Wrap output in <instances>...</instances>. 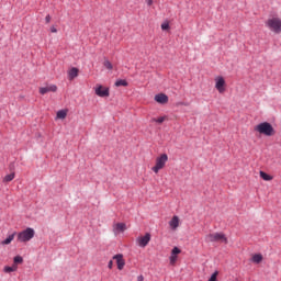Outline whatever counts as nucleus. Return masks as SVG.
Instances as JSON below:
<instances>
[{
	"mask_svg": "<svg viewBox=\"0 0 281 281\" xmlns=\"http://www.w3.org/2000/svg\"><path fill=\"white\" fill-rule=\"evenodd\" d=\"M254 131L259 133V135H266V137H273V135H276V128H273V125H271L269 122L257 124L254 127Z\"/></svg>",
	"mask_w": 281,
	"mask_h": 281,
	"instance_id": "obj_1",
	"label": "nucleus"
},
{
	"mask_svg": "<svg viewBox=\"0 0 281 281\" xmlns=\"http://www.w3.org/2000/svg\"><path fill=\"white\" fill-rule=\"evenodd\" d=\"M266 26L273 34H281V19L278 16L270 18L266 21Z\"/></svg>",
	"mask_w": 281,
	"mask_h": 281,
	"instance_id": "obj_2",
	"label": "nucleus"
},
{
	"mask_svg": "<svg viewBox=\"0 0 281 281\" xmlns=\"http://www.w3.org/2000/svg\"><path fill=\"white\" fill-rule=\"evenodd\" d=\"M168 162V155L162 154L156 158V165L151 168L155 175L159 173V170H164L166 168V164Z\"/></svg>",
	"mask_w": 281,
	"mask_h": 281,
	"instance_id": "obj_3",
	"label": "nucleus"
},
{
	"mask_svg": "<svg viewBox=\"0 0 281 281\" xmlns=\"http://www.w3.org/2000/svg\"><path fill=\"white\" fill-rule=\"evenodd\" d=\"M34 234H35L34 228L29 227L18 234V240L20 243H30V240L34 238Z\"/></svg>",
	"mask_w": 281,
	"mask_h": 281,
	"instance_id": "obj_4",
	"label": "nucleus"
},
{
	"mask_svg": "<svg viewBox=\"0 0 281 281\" xmlns=\"http://www.w3.org/2000/svg\"><path fill=\"white\" fill-rule=\"evenodd\" d=\"M206 240L209 243H224L225 245H227L228 240H227V236H225V234L223 233H212L206 235Z\"/></svg>",
	"mask_w": 281,
	"mask_h": 281,
	"instance_id": "obj_5",
	"label": "nucleus"
},
{
	"mask_svg": "<svg viewBox=\"0 0 281 281\" xmlns=\"http://www.w3.org/2000/svg\"><path fill=\"white\" fill-rule=\"evenodd\" d=\"M94 93L99 98H109L110 95L109 88L102 85H97V87L94 88Z\"/></svg>",
	"mask_w": 281,
	"mask_h": 281,
	"instance_id": "obj_6",
	"label": "nucleus"
},
{
	"mask_svg": "<svg viewBox=\"0 0 281 281\" xmlns=\"http://www.w3.org/2000/svg\"><path fill=\"white\" fill-rule=\"evenodd\" d=\"M215 89L218 93H225V79L223 77L215 78Z\"/></svg>",
	"mask_w": 281,
	"mask_h": 281,
	"instance_id": "obj_7",
	"label": "nucleus"
},
{
	"mask_svg": "<svg viewBox=\"0 0 281 281\" xmlns=\"http://www.w3.org/2000/svg\"><path fill=\"white\" fill-rule=\"evenodd\" d=\"M138 247H146L150 243V233L137 238Z\"/></svg>",
	"mask_w": 281,
	"mask_h": 281,
	"instance_id": "obj_8",
	"label": "nucleus"
},
{
	"mask_svg": "<svg viewBox=\"0 0 281 281\" xmlns=\"http://www.w3.org/2000/svg\"><path fill=\"white\" fill-rule=\"evenodd\" d=\"M56 91H58V87H56V85H50V86L40 88L41 95H45V93H49V92L56 93Z\"/></svg>",
	"mask_w": 281,
	"mask_h": 281,
	"instance_id": "obj_9",
	"label": "nucleus"
},
{
	"mask_svg": "<svg viewBox=\"0 0 281 281\" xmlns=\"http://www.w3.org/2000/svg\"><path fill=\"white\" fill-rule=\"evenodd\" d=\"M113 260H116V265H117V270L119 271H122V269H124V266L126 265V262L124 261V256L119 254V255H115L113 257Z\"/></svg>",
	"mask_w": 281,
	"mask_h": 281,
	"instance_id": "obj_10",
	"label": "nucleus"
},
{
	"mask_svg": "<svg viewBox=\"0 0 281 281\" xmlns=\"http://www.w3.org/2000/svg\"><path fill=\"white\" fill-rule=\"evenodd\" d=\"M155 101L158 102V104H168V95L158 93L155 95Z\"/></svg>",
	"mask_w": 281,
	"mask_h": 281,
	"instance_id": "obj_11",
	"label": "nucleus"
},
{
	"mask_svg": "<svg viewBox=\"0 0 281 281\" xmlns=\"http://www.w3.org/2000/svg\"><path fill=\"white\" fill-rule=\"evenodd\" d=\"M179 223H180V220H179V216L175 215L171 221H169V226L170 228L176 232V229L179 228Z\"/></svg>",
	"mask_w": 281,
	"mask_h": 281,
	"instance_id": "obj_12",
	"label": "nucleus"
},
{
	"mask_svg": "<svg viewBox=\"0 0 281 281\" xmlns=\"http://www.w3.org/2000/svg\"><path fill=\"white\" fill-rule=\"evenodd\" d=\"M114 234H122L126 232V225L124 223H116L113 227Z\"/></svg>",
	"mask_w": 281,
	"mask_h": 281,
	"instance_id": "obj_13",
	"label": "nucleus"
},
{
	"mask_svg": "<svg viewBox=\"0 0 281 281\" xmlns=\"http://www.w3.org/2000/svg\"><path fill=\"white\" fill-rule=\"evenodd\" d=\"M15 236H16V232L12 233L11 235H8V237L1 241V245H10L12 240H14Z\"/></svg>",
	"mask_w": 281,
	"mask_h": 281,
	"instance_id": "obj_14",
	"label": "nucleus"
},
{
	"mask_svg": "<svg viewBox=\"0 0 281 281\" xmlns=\"http://www.w3.org/2000/svg\"><path fill=\"white\" fill-rule=\"evenodd\" d=\"M68 78L69 80H74V78H78V68H71L68 71Z\"/></svg>",
	"mask_w": 281,
	"mask_h": 281,
	"instance_id": "obj_15",
	"label": "nucleus"
},
{
	"mask_svg": "<svg viewBox=\"0 0 281 281\" xmlns=\"http://www.w3.org/2000/svg\"><path fill=\"white\" fill-rule=\"evenodd\" d=\"M103 67H105V69H108V71H113V64L106 57L103 60Z\"/></svg>",
	"mask_w": 281,
	"mask_h": 281,
	"instance_id": "obj_16",
	"label": "nucleus"
},
{
	"mask_svg": "<svg viewBox=\"0 0 281 281\" xmlns=\"http://www.w3.org/2000/svg\"><path fill=\"white\" fill-rule=\"evenodd\" d=\"M16 269H19V266H16V265H13L12 267L5 266L3 268V271H4V273H14V271H16Z\"/></svg>",
	"mask_w": 281,
	"mask_h": 281,
	"instance_id": "obj_17",
	"label": "nucleus"
},
{
	"mask_svg": "<svg viewBox=\"0 0 281 281\" xmlns=\"http://www.w3.org/2000/svg\"><path fill=\"white\" fill-rule=\"evenodd\" d=\"M67 110H59L56 114V120H65L67 117Z\"/></svg>",
	"mask_w": 281,
	"mask_h": 281,
	"instance_id": "obj_18",
	"label": "nucleus"
},
{
	"mask_svg": "<svg viewBox=\"0 0 281 281\" xmlns=\"http://www.w3.org/2000/svg\"><path fill=\"white\" fill-rule=\"evenodd\" d=\"M259 176L261 177V179H263V181H272L273 180V177H271L270 175H268L265 171H260Z\"/></svg>",
	"mask_w": 281,
	"mask_h": 281,
	"instance_id": "obj_19",
	"label": "nucleus"
},
{
	"mask_svg": "<svg viewBox=\"0 0 281 281\" xmlns=\"http://www.w3.org/2000/svg\"><path fill=\"white\" fill-rule=\"evenodd\" d=\"M252 262H255L256 265H260V262H262V255H260V254L254 255Z\"/></svg>",
	"mask_w": 281,
	"mask_h": 281,
	"instance_id": "obj_20",
	"label": "nucleus"
},
{
	"mask_svg": "<svg viewBox=\"0 0 281 281\" xmlns=\"http://www.w3.org/2000/svg\"><path fill=\"white\" fill-rule=\"evenodd\" d=\"M115 87H128V82L124 79H119L115 82Z\"/></svg>",
	"mask_w": 281,
	"mask_h": 281,
	"instance_id": "obj_21",
	"label": "nucleus"
},
{
	"mask_svg": "<svg viewBox=\"0 0 281 281\" xmlns=\"http://www.w3.org/2000/svg\"><path fill=\"white\" fill-rule=\"evenodd\" d=\"M14 177H15L14 173L7 175V176L3 178V183H10V181H13Z\"/></svg>",
	"mask_w": 281,
	"mask_h": 281,
	"instance_id": "obj_22",
	"label": "nucleus"
},
{
	"mask_svg": "<svg viewBox=\"0 0 281 281\" xmlns=\"http://www.w3.org/2000/svg\"><path fill=\"white\" fill-rule=\"evenodd\" d=\"M168 117L167 116H160L158 119H153L151 122H157V124H164Z\"/></svg>",
	"mask_w": 281,
	"mask_h": 281,
	"instance_id": "obj_23",
	"label": "nucleus"
},
{
	"mask_svg": "<svg viewBox=\"0 0 281 281\" xmlns=\"http://www.w3.org/2000/svg\"><path fill=\"white\" fill-rule=\"evenodd\" d=\"M13 265H22V262H23V257H21V256H15L14 258H13Z\"/></svg>",
	"mask_w": 281,
	"mask_h": 281,
	"instance_id": "obj_24",
	"label": "nucleus"
},
{
	"mask_svg": "<svg viewBox=\"0 0 281 281\" xmlns=\"http://www.w3.org/2000/svg\"><path fill=\"white\" fill-rule=\"evenodd\" d=\"M179 254H181V249H179V247H173L171 250V256H179Z\"/></svg>",
	"mask_w": 281,
	"mask_h": 281,
	"instance_id": "obj_25",
	"label": "nucleus"
},
{
	"mask_svg": "<svg viewBox=\"0 0 281 281\" xmlns=\"http://www.w3.org/2000/svg\"><path fill=\"white\" fill-rule=\"evenodd\" d=\"M207 281H218V271H215Z\"/></svg>",
	"mask_w": 281,
	"mask_h": 281,
	"instance_id": "obj_26",
	"label": "nucleus"
},
{
	"mask_svg": "<svg viewBox=\"0 0 281 281\" xmlns=\"http://www.w3.org/2000/svg\"><path fill=\"white\" fill-rule=\"evenodd\" d=\"M169 260H170V265H176L177 263V255H171Z\"/></svg>",
	"mask_w": 281,
	"mask_h": 281,
	"instance_id": "obj_27",
	"label": "nucleus"
},
{
	"mask_svg": "<svg viewBox=\"0 0 281 281\" xmlns=\"http://www.w3.org/2000/svg\"><path fill=\"white\" fill-rule=\"evenodd\" d=\"M161 30L166 31V30H170V23L165 22L161 24Z\"/></svg>",
	"mask_w": 281,
	"mask_h": 281,
	"instance_id": "obj_28",
	"label": "nucleus"
},
{
	"mask_svg": "<svg viewBox=\"0 0 281 281\" xmlns=\"http://www.w3.org/2000/svg\"><path fill=\"white\" fill-rule=\"evenodd\" d=\"M50 32H52L53 34H56V32H58V30L56 29V26H50Z\"/></svg>",
	"mask_w": 281,
	"mask_h": 281,
	"instance_id": "obj_29",
	"label": "nucleus"
},
{
	"mask_svg": "<svg viewBox=\"0 0 281 281\" xmlns=\"http://www.w3.org/2000/svg\"><path fill=\"white\" fill-rule=\"evenodd\" d=\"M45 21H46V23H50L52 16L50 15H46Z\"/></svg>",
	"mask_w": 281,
	"mask_h": 281,
	"instance_id": "obj_30",
	"label": "nucleus"
},
{
	"mask_svg": "<svg viewBox=\"0 0 281 281\" xmlns=\"http://www.w3.org/2000/svg\"><path fill=\"white\" fill-rule=\"evenodd\" d=\"M109 269H113V260H110L108 263Z\"/></svg>",
	"mask_w": 281,
	"mask_h": 281,
	"instance_id": "obj_31",
	"label": "nucleus"
},
{
	"mask_svg": "<svg viewBox=\"0 0 281 281\" xmlns=\"http://www.w3.org/2000/svg\"><path fill=\"white\" fill-rule=\"evenodd\" d=\"M137 281H144V276H142V274L138 276V277H137Z\"/></svg>",
	"mask_w": 281,
	"mask_h": 281,
	"instance_id": "obj_32",
	"label": "nucleus"
},
{
	"mask_svg": "<svg viewBox=\"0 0 281 281\" xmlns=\"http://www.w3.org/2000/svg\"><path fill=\"white\" fill-rule=\"evenodd\" d=\"M147 5H153V0H146Z\"/></svg>",
	"mask_w": 281,
	"mask_h": 281,
	"instance_id": "obj_33",
	"label": "nucleus"
}]
</instances>
